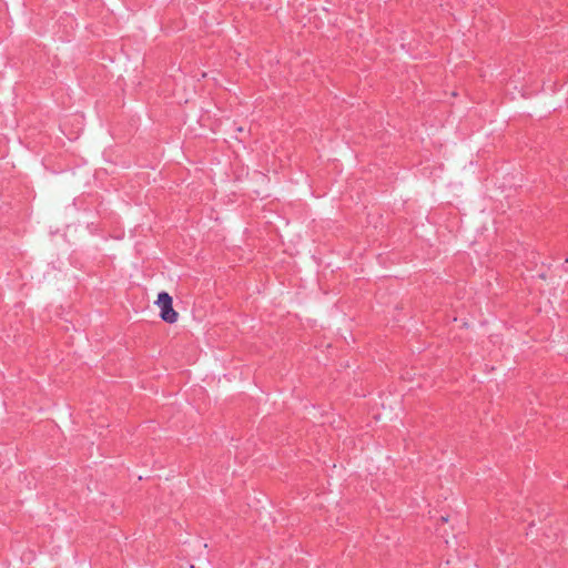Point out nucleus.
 <instances>
[{
  "instance_id": "1",
  "label": "nucleus",
  "mask_w": 568,
  "mask_h": 568,
  "mask_svg": "<svg viewBox=\"0 0 568 568\" xmlns=\"http://www.w3.org/2000/svg\"><path fill=\"white\" fill-rule=\"evenodd\" d=\"M155 304L160 307V317L162 321L169 324H173L178 321L179 314L173 308V301L169 293H159Z\"/></svg>"
},
{
  "instance_id": "2",
  "label": "nucleus",
  "mask_w": 568,
  "mask_h": 568,
  "mask_svg": "<svg viewBox=\"0 0 568 568\" xmlns=\"http://www.w3.org/2000/svg\"><path fill=\"white\" fill-rule=\"evenodd\" d=\"M440 519H442V521H444V523H446V521L448 520V518H447V517H444V516H443Z\"/></svg>"
},
{
  "instance_id": "3",
  "label": "nucleus",
  "mask_w": 568,
  "mask_h": 568,
  "mask_svg": "<svg viewBox=\"0 0 568 568\" xmlns=\"http://www.w3.org/2000/svg\"><path fill=\"white\" fill-rule=\"evenodd\" d=\"M565 262H566V263H568V257L566 258V261H565Z\"/></svg>"
}]
</instances>
